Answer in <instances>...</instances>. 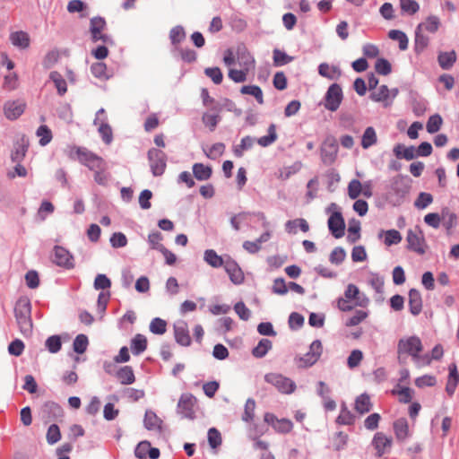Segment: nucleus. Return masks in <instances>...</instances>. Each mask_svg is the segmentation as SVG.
I'll use <instances>...</instances> for the list:
<instances>
[{"label": "nucleus", "mask_w": 459, "mask_h": 459, "mask_svg": "<svg viewBox=\"0 0 459 459\" xmlns=\"http://www.w3.org/2000/svg\"><path fill=\"white\" fill-rule=\"evenodd\" d=\"M410 183L408 176L398 174L393 177L385 187V200L394 207L401 206L410 193Z\"/></svg>", "instance_id": "nucleus-1"}, {"label": "nucleus", "mask_w": 459, "mask_h": 459, "mask_svg": "<svg viewBox=\"0 0 459 459\" xmlns=\"http://www.w3.org/2000/svg\"><path fill=\"white\" fill-rule=\"evenodd\" d=\"M14 316L20 331L24 336L32 333L31 303L27 298H21L16 302Z\"/></svg>", "instance_id": "nucleus-2"}, {"label": "nucleus", "mask_w": 459, "mask_h": 459, "mask_svg": "<svg viewBox=\"0 0 459 459\" xmlns=\"http://www.w3.org/2000/svg\"><path fill=\"white\" fill-rule=\"evenodd\" d=\"M326 212H332L327 221L330 233L335 238H341L345 233V221L342 212L338 210V206L334 203H332L327 207Z\"/></svg>", "instance_id": "nucleus-3"}, {"label": "nucleus", "mask_w": 459, "mask_h": 459, "mask_svg": "<svg viewBox=\"0 0 459 459\" xmlns=\"http://www.w3.org/2000/svg\"><path fill=\"white\" fill-rule=\"evenodd\" d=\"M423 351V345L420 337L416 335L408 338H402L397 343V352L399 357L402 354L411 356L412 359L419 358V353Z\"/></svg>", "instance_id": "nucleus-4"}, {"label": "nucleus", "mask_w": 459, "mask_h": 459, "mask_svg": "<svg viewBox=\"0 0 459 459\" xmlns=\"http://www.w3.org/2000/svg\"><path fill=\"white\" fill-rule=\"evenodd\" d=\"M152 174L154 177H160L164 174L167 167V155L157 148H151L147 152Z\"/></svg>", "instance_id": "nucleus-5"}, {"label": "nucleus", "mask_w": 459, "mask_h": 459, "mask_svg": "<svg viewBox=\"0 0 459 459\" xmlns=\"http://www.w3.org/2000/svg\"><path fill=\"white\" fill-rule=\"evenodd\" d=\"M264 381L273 385L280 393L290 394L296 389V384L290 378L277 373H268L264 376Z\"/></svg>", "instance_id": "nucleus-6"}, {"label": "nucleus", "mask_w": 459, "mask_h": 459, "mask_svg": "<svg viewBox=\"0 0 459 459\" xmlns=\"http://www.w3.org/2000/svg\"><path fill=\"white\" fill-rule=\"evenodd\" d=\"M339 145L333 135H327L321 145V160L325 165H332L337 158Z\"/></svg>", "instance_id": "nucleus-7"}, {"label": "nucleus", "mask_w": 459, "mask_h": 459, "mask_svg": "<svg viewBox=\"0 0 459 459\" xmlns=\"http://www.w3.org/2000/svg\"><path fill=\"white\" fill-rule=\"evenodd\" d=\"M415 230L418 233L411 229L408 230L406 236V247L408 250L413 251L418 255H424L426 253V240L424 234L419 226H416Z\"/></svg>", "instance_id": "nucleus-8"}, {"label": "nucleus", "mask_w": 459, "mask_h": 459, "mask_svg": "<svg viewBox=\"0 0 459 459\" xmlns=\"http://www.w3.org/2000/svg\"><path fill=\"white\" fill-rule=\"evenodd\" d=\"M343 99L342 89L340 84H331L325 95V108L329 111H336Z\"/></svg>", "instance_id": "nucleus-9"}, {"label": "nucleus", "mask_w": 459, "mask_h": 459, "mask_svg": "<svg viewBox=\"0 0 459 459\" xmlns=\"http://www.w3.org/2000/svg\"><path fill=\"white\" fill-rule=\"evenodd\" d=\"M323 352V345L320 340H315L309 346L308 351L302 357H297L296 359L301 364L302 368H309L315 365L320 359Z\"/></svg>", "instance_id": "nucleus-10"}, {"label": "nucleus", "mask_w": 459, "mask_h": 459, "mask_svg": "<svg viewBox=\"0 0 459 459\" xmlns=\"http://www.w3.org/2000/svg\"><path fill=\"white\" fill-rule=\"evenodd\" d=\"M40 416L46 424L50 423L61 419L64 416V410L57 403L48 401L41 406Z\"/></svg>", "instance_id": "nucleus-11"}, {"label": "nucleus", "mask_w": 459, "mask_h": 459, "mask_svg": "<svg viewBox=\"0 0 459 459\" xmlns=\"http://www.w3.org/2000/svg\"><path fill=\"white\" fill-rule=\"evenodd\" d=\"M53 262L59 267L70 270L74 268V255L64 247L55 246Z\"/></svg>", "instance_id": "nucleus-12"}, {"label": "nucleus", "mask_w": 459, "mask_h": 459, "mask_svg": "<svg viewBox=\"0 0 459 459\" xmlns=\"http://www.w3.org/2000/svg\"><path fill=\"white\" fill-rule=\"evenodd\" d=\"M195 403L196 398L192 394H182L178 403V412L183 418L194 420L195 417L194 411Z\"/></svg>", "instance_id": "nucleus-13"}, {"label": "nucleus", "mask_w": 459, "mask_h": 459, "mask_svg": "<svg viewBox=\"0 0 459 459\" xmlns=\"http://www.w3.org/2000/svg\"><path fill=\"white\" fill-rule=\"evenodd\" d=\"M80 163L87 167L90 170H105L106 169L105 160L87 148L80 160Z\"/></svg>", "instance_id": "nucleus-14"}, {"label": "nucleus", "mask_w": 459, "mask_h": 459, "mask_svg": "<svg viewBox=\"0 0 459 459\" xmlns=\"http://www.w3.org/2000/svg\"><path fill=\"white\" fill-rule=\"evenodd\" d=\"M224 269L232 283L239 285L244 281L245 277L240 266L230 255H227Z\"/></svg>", "instance_id": "nucleus-15"}, {"label": "nucleus", "mask_w": 459, "mask_h": 459, "mask_svg": "<svg viewBox=\"0 0 459 459\" xmlns=\"http://www.w3.org/2000/svg\"><path fill=\"white\" fill-rule=\"evenodd\" d=\"M26 108V103L21 100H9L4 105V113L7 119L16 120L20 117Z\"/></svg>", "instance_id": "nucleus-16"}, {"label": "nucleus", "mask_w": 459, "mask_h": 459, "mask_svg": "<svg viewBox=\"0 0 459 459\" xmlns=\"http://www.w3.org/2000/svg\"><path fill=\"white\" fill-rule=\"evenodd\" d=\"M174 337L177 343L188 347L191 344L188 325L186 321L180 320L174 324Z\"/></svg>", "instance_id": "nucleus-17"}, {"label": "nucleus", "mask_w": 459, "mask_h": 459, "mask_svg": "<svg viewBox=\"0 0 459 459\" xmlns=\"http://www.w3.org/2000/svg\"><path fill=\"white\" fill-rule=\"evenodd\" d=\"M392 438L387 437L383 432H377L372 439V446L376 449V455L381 457L384 454L387 453L392 446Z\"/></svg>", "instance_id": "nucleus-18"}, {"label": "nucleus", "mask_w": 459, "mask_h": 459, "mask_svg": "<svg viewBox=\"0 0 459 459\" xmlns=\"http://www.w3.org/2000/svg\"><path fill=\"white\" fill-rule=\"evenodd\" d=\"M29 148V141L23 135L14 144V150L11 153V160L14 163H21L24 159Z\"/></svg>", "instance_id": "nucleus-19"}, {"label": "nucleus", "mask_w": 459, "mask_h": 459, "mask_svg": "<svg viewBox=\"0 0 459 459\" xmlns=\"http://www.w3.org/2000/svg\"><path fill=\"white\" fill-rule=\"evenodd\" d=\"M409 310L411 315L419 316L422 310V298L420 292L417 289L409 290Z\"/></svg>", "instance_id": "nucleus-20"}, {"label": "nucleus", "mask_w": 459, "mask_h": 459, "mask_svg": "<svg viewBox=\"0 0 459 459\" xmlns=\"http://www.w3.org/2000/svg\"><path fill=\"white\" fill-rule=\"evenodd\" d=\"M9 39L15 48L21 50L27 49L30 44V35L23 30L12 32Z\"/></svg>", "instance_id": "nucleus-21"}, {"label": "nucleus", "mask_w": 459, "mask_h": 459, "mask_svg": "<svg viewBox=\"0 0 459 459\" xmlns=\"http://www.w3.org/2000/svg\"><path fill=\"white\" fill-rule=\"evenodd\" d=\"M393 152L395 157L399 160L404 159L406 160H411L418 158L416 148L413 145L406 147L402 143H398L394 147Z\"/></svg>", "instance_id": "nucleus-22"}, {"label": "nucleus", "mask_w": 459, "mask_h": 459, "mask_svg": "<svg viewBox=\"0 0 459 459\" xmlns=\"http://www.w3.org/2000/svg\"><path fill=\"white\" fill-rule=\"evenodd\" d=\"M193 176L198 181H206L212 175V168L204 163H195L192 167Z\"/></svg>", "instance_id": "nucleus-23"}, {"label": "nucleus", "mask_w": 459, "mask_h": 459, "mask_svg": "<svg viewBox=\"0 0 459 459\" xmlns=\"http://www.w3.org/2000/svg\"><path fill=\"white\" fill-rule=\"evenodd\" d=\"M423 23H420L415 30V39H414V52L419 55L422 53L425 48L428 47L429 39L428 36L422 34L421 28Z\"/></svg>", "instance_id": "nucleus-24"}, {"label": "nucleus", "mask_w": 459, "mask_h": 459, "mask_svg": "<svg viewBox=\"0 0 459 459\" xmlns=\"http://www.w3.org/2000/svg\"><path fill=\"white\" fill-rule=\"evenodd\" d=\"M119 382L124 385H131L135 381V376L131 366L121 367L115 374Z\"/></svg>", "instance_id": "nucleus-25"}, {"label": "nucleus", "mask_w": 459, "mask_h": 459, "mask_svg": "<svg viewBox=\"0 0 459 459\" xmlns=\"http://www.w3.org/2000/svg\"><path fill=\"white\" fill-rule=\"evenodd\" d=\"M437 62L439 66L444 70H449L456 62V53L455 50L448 52H439L437 56Z\"/></svg>", "instance_id": "nucleus-26"}, {"label": "nucleus", "mask_w": 459, "mask_h": 459, "mask_svg": "<svg viewBox=\"0 0 459 459\" xmlns=\"http://www.w3.org/2000/svg\"><path fill=\"white\" fill-rule=\"evenodd\" d=\"M130 348L134 356L142 354L147 348V338L141 333L135 334L131 340Z\"/></svg>", "instance_id": "nucleus-27"}, {"label": "nucleus", "mask_w": 459, "mask_h": 459, "mask_svg": "<svg viewBox=\"0 0 459 459\" xmlns=\"http://www.w3.org/2000/svg\"><path fill=\"white\" fill-rule=\"evenodd\" d=\"M162 420L157 416V414L151 411L147 410L144 414L143 425L144 428L148 430L153 429H161Z\"/></svg>", "instance_id": "nucleus-28"}, {"label": "nucleus", "mask_w": 459, "mask_h": 459, "mask_svg": "<svg viewBox=\"0 0 459 459\" xmlns=\"http://www.w3.org/2000/svg\"><path fill=\"white\" fill-rule=\"evenodd\" d=\"M372 403L370 402V397L367 393H363L360 395L357 396L355 400V410L359 414H365L371 411Z\"/></svg>", "instance_id": "nucleus-29"}, {"label": "nucleus", "mask_w": 459, "mask_h": 459, "mask_svg": "<svg viewBox=\"0 0 459 459\" xmlns=\"http://www.w3.org/2000/svg\"><path fill=\"white\" fill-rule=\"evenodd\" d=\"M204 260L213 268H220L225 265V261L221 255H219L213 249H206L204 254Z\"/></svg>", "instance_id": "nucleus-30"}, {"label": "nucleus", "mask_w": 459, "mask_h": 459, "mask_svg": "<svg viewBox=\"0 0 459 459\" xmlns=\"http://www.w3.org/2000/svg\"><path fill=\"white\" fill-rule=\"evenodd\" d=\"M394 431L398 440L403 441L409 434V425L405 418H399L394 422Z\"/></svg>", "instance_id": "nucleus-31"}, {"label": "nucleus", "mask_w": 459, "mask_h": 459, "mask_svg": "<svg viewBox=\"0 0 459 459\" xmlns=\"http://www.w3.org/2000/svg\"><path fill=\"white\" fill-rule=\"evenodd\" d=\"M66 9L70 13H79L80 18H85L89 15L88 4L82 0L69 1Z\"/></svg>", "instance_id": "nucleus-32"}, {"label": "nucleus", "mask_w": 459, "mask_h": 459, "mask_svg": "<svg viewBox=\"0 0 459 459\" xmlns=\"http://www.w3.org/2000/svg\"><path fill=\"white\" fill-rule=\"evenodd\" d=\"M273 343L269 339H261L257 345L252 349V355L256 359L264 358L272 349Z\"/></svg>", "instance_id": "nucleus-33"}, {"label": "nucleus", "mask_w": 459, "mask_h": 459, "mask_svg": "<svg viewBox=\"0 0 459 459\" xmlns=\"http://www.w3.org/2000/svg\"><path fill=\"white\" fill-rule=\"evenodd\" d=\"M385 235V244L388 247L399 244L402 239V234L397 230H381L378 234L379 238Z\"/></svg>", "instance_id": "nucleus-34"}, {"label": "nucleus", "mask_w": 459, "mask_h": 459, "mask_svg": "<svg viewBox=\"0 0 459 459\" xmlns=\"http://www.w3.org/2000/svg\"><path fill=\"white\" fill-rule=\"evenodd\" d=\"M360 221L356 219H351L349 221L347 240L350 243H356L360 238Z\"/></svg>", "instance_id": "nucleus-35"}, {"label": "nucleus", "mask_w": 459, "mask_h": 459, "mask_svg": "<svg viewBox=\"0 0 459 459\" xmlns=\"http://www.w3.org/2000/svg\"><path fill=\"white\" fill-rule=\"evenodd\" d=\"M356 420V416L347 408L343 403L341 407V411L336 419V423L340 425H352Z\"/></svg>", "instance_id": "nucleus-36"}, {"label": "nucleus", "mask_w": 459, "mask_h": 459, "mask_svg": "<svg viewBox=\"0 0 459 459\" xmlns=\"http://www.w3.org/2000/svg\"><path fill=\"white\" fill-rule=\"evenodd\" d=\"M277 140L276 126L271 124L267 129V134L259 137L256 142L262 147H268Z\"/></svg>", "instance_id": "nucleus-37"}, {"label": "nucleus", "mask_w": 459, "mask_h": 459, "mask_svg": "<svg viewBox=\"0 0 459 459\" xmlns=\"http://www.w3.org/2000/svg\"><path fill=\"white\" fill-rule=\"evenodd\" d=\"M273 65L276 67L285 65L294 60V56H289L285 51L274 48L273 51Z\"/></svg>", "instance_id": "nucleus-38"}, {"label": "nucleus", "mask_w": 459, "mask_h": 459, "mask_svg": "<svg viewBox=\"0 0 459 459\" xmlns=\"http://www.w3.org/2000/svg\"><path fill=\"white\" fill-rule=\"evenodd\" d=\"M318 74L323 77L333 80L341 75V70L337 66H332L330 68L328 64L322 63L318 66Z\"/></svg>", "instance_id": "nucleus-39"}, {"label": "nucleus", "mask_w": 459, "mask_h": 459, "mask_svg": "<svg viewBox=\"0 0 459 459\" xmlns=\"http://www.w3.org/2000/svg\"><path fill=\"white\" fill-rule=\"evenodd\" d=\"M388 38L392 40L398 41L400 50L404 51L408 48L409 39L403 31L400 30H391L388 32Z\"/></svg>", "instance_id": "nucleus-40"}, {"label": "nucleus", "mask_w": 459, "mask_h": 459, "mask_svg": "<svg viewBox=\"0 0 459 459\" xmlns=\"http://www.w3.org/2000/svg\"><path fill=\"white\" fill-rule=\"evenodd\" d=\"M377 141V133L374 127L368 126L365 129L361 137V146L363 149H368L376 144Z\"/></svg>", "instance_id": "nucleus-41"}, {"label": "nucleus", "mask_w": 459, "mask_h": 459, "mask_svg": "<svg viewBox=\"0 0 459 459\" xmlns=\"http://www.w3.org/2000/svg\"><path fill=\"white\" fill-rule=\"evenodd\" d=\"M89 339L86 334L80 333L73 342V350L76 354H83L88 348Z\"/></svg>", "instance_id": "nucleus-42"}, {"label": "nucleus", "mask_w": 459, "mask_h": 459, "mask_svg": "<svg viewBox=\"0 0 459 459\" xmlns=\"http://www.w3.org/2000/svg\"><path fill=\"white\" fill-rule=\"evenodd\" d=\"M50 80L55 83L57 93L63 96L67 91V83L63 76L56 71H53L49 74Z\"/></svg>", "instance_id": "nucleus-43"}, {"label": "nucleus", "mask_w": 459, "mask_h": 459, "mask_svg": "<svg viewBox=\"0 0 459 459\" xmlns=\"http://www.w3.org/2000/svg\"><path fill=\"white\" fill-rule=\"evenodd\" d=\"M242 94L251 95L255 97L259 104L264 103V96L262 89L257 85H243L240 89Z\"/></svg>", "instance_id": "nucleus-44"}, {"label": "nucleus", "mask_w": 459, "mask_h": 459, "mask_svg": "<svg viewBox=\"0 0 459 459\" xmlns=\"http://www.w3.org/2000/svg\"><path fill=\"white\" fill-rule=\"evenodd\" d=\"M255 139L249 135H247L241 139L240 144L234 146L233 153L235 157L241 158L243 156V152L246 150H249L252 148L254 144Z\"/></svg>", "instance_id": "nucleus-45"}, {"label": "nucleus", "mask_w": 459, "mask_h": 459, "mask_svg": "<svg viewBox=\"0 0 459 459\" xmlns=\"http://www.w3.org/2000/svg\"><path fill=\"white\" fill-rule=\"evenodd\" d=\"M36 134L39 137V143L40 146L48 145L53 137L50 128L46 125L39 126L36 131Z\"/></svg>", "instance_id": "nucleus-46"}, {"label": "nucleus", "mask_w": 459, "mask_h": 459, "mask_svg": "<svg viewBox=\"0 0 459 459\" xmlns=\"http://www.w3.org/2000/svg\"><path fill=\"white\" fill-rule=\"evenodd\" d=\"M86 148L68 144L64 149V153L72 160H78L80 162Z\"/></svg>", "instance_id": "nucleus-47"}, {"label": "nucleus", "mask_w": 459, "mask_h": 459, "mask_svg": "<svg viewBox=\"0 0 459 459\" xmlns=\"http://www.w3.org/2000/svg\"><path fill=\"white\" fill-rule=\"evenodd\" d=\"M221 117L219 114H211L205 112L202 116L203 124L209 128L211 132H213L218 124L221 122Z\"/></svg>", "instance_id": "nucleus-48"}, {"label": "nucleus", "mask_w": 459, "mask_h": 459, "mask_svg": "<svg viewBox=\"0 0 459 459\" xmlns=\"http://www.w3.org/2000/svg\"><path fill=\"white\" fill-rule=\"evenodd\" d=\"M186 39V31L183 26H174L169 31V39L172 45L177 46Z\"/></svg>", "instance_id": "nucleus-49"}, {"label": "nucleus", "mask_w": 459, "mask_h": 459, "mask_svg": "<svg viewBox=\"0 0 459 459\" xmlns=\"http://www.w3.org/2000/svg\"><path fill=\"white\" fill-rule=\"evenodd\" d=\"M371 276L372 277L369 279L368 284L376 290L377 294L380 295L379 299L377 300L381 301L383 299L381 295L384 292V277L376 273H371Z\"/></svg>", "instance_id": "nucleus-50"}, {"label": "nucleus", "mask_w": 459, "mask_h": 459, "mask_svg": "<svg viewBox=\"0 0 459 459\" xmlns=\"http://www.w3.org/2000/svg\"><path fill=\"white\" fill-rule=\"evenodd\" d=\"M443 124L442 117L439 114L430 116L427 121L426 129L429 134H435L439 131Z\"/></svg>", "instance_id": "nucleus-51"}, {"label": "nucleus", "mask_w": 459, "mask_h": 459, "mask_svg": "<svg viewBox=\"0 0 459 459\" xmlns=\"http://www.w3.org/2000/svg\"><path fill=\"white\" fill-rule=\"evenodd\" d=\"M349 436L343 431H338L334 434L333 438V449L335 451L344 450L347 446Z\"/></svg>", "instance_id": "nucleus-52"}, {"label": "nucleus", "mask_w": 459, "mask_h": 459, "mask_svg": "<svg viewBox=\"0 0 459 459\" xmlns=\"http://www.w3.org/2000/svg\"><path fill=\"white\" fill-rule=\"evenodd\" d=\"M150 331L154 334L161 335L167 331V322L160 317H154L150 323Z\"/></svg>", "instance_id": "nucleus-53"}, {"label": "nucleus", "mask_w": 459, "mask_h": 459, "mask_svg": "<svg viewBox=\"0 0 459 459\" xmlns=\"http://www.w3.org/2000/svg\"><path fill=\"white\" fill-rule=\"evenodd\" d=\"M433 203V195L427 192H420L414 202V206L419 210L426 209Z\"/></svg>", "instance_id": "nucleus-54"}, {"label": "nucleus", "mask_w": 459, "mask_h": 459, "mask_svg": "<svg viewBox=\"0 0 459 459\" xmlns=\"http://www.w3.org/2000/svg\"><path fill=\"white\" fill-rule=\"evenodd\" d=\"M47 442L49 445H55L61 439V432L57 424L52 423L47 431Z\"/></svg>", "instance_id": "nucleus-55"}, {"label": "nucleus", "mask_w": 459, "mask_h": 459, "mask_svg": "<svg viewBox=\"0 0 459 459\" xmlns=\"http://www.w3.org/2000/svg\"><path fill=\"white\" fill-rule=\"evenodd\" d=\"M208 443L211 448L216 449L221 445V435L216 428H210L207 433Z\"/></svg>", "instance_id": "nucleus-56"}, {"label": "nucleus", "mask_w": 459, "mask_h": 459, "mask_svg": "<svg viewBox=\"0 0 459 459\" xmlns=\"http://www.w3.org/2000/svg\"><path fill=\"white\" fill-rule=\"evenodd\" d=\"M390 94V90L385 84L381 85L377 91L369 94V99L375 102L386 101Z\"/></svg>", "instance_id": "nucleus-57"}, {"label": "nucleus", "mask_w": 459, "mask_h": 459, "mask_svg": "<svg viewBox=\"0 0 459 459\" xmlns=\"http://www.w3.org/2000/svg\"><path fill=\"white\" fill-rule=\"evenodd\" d=\"M45 346L50 353H56L62 348V342L59 335L49 336L45 342Z\"/></svg>", "instance_id": "nucleus-58"}, {"label": "nucleus", "mask_w": 459, "mask_h": 459, "mask_svg": "<svg viewBox=\"0 0 459 459\" xmlns=\"http://www.w3.org/2000/svg\"><path fill=\"white\" fill-rule=\"evenodd\" d=\"M375 70L380 75H388L392 72L391 63L384 58H378L375 64Z\"/></svg>", "instance_id": "nucleus-59"}, {"label": "nucleus", "mask_w": 459, "mask_h": 459, "mask_svg": "<svg viewBox=\"0 0 459 459\" xmlns=\"http://www.w3.org/2000/svg\"><path fill=\"white\" fill-rule=\"evenodd\" d=\"M345 258L346 252L342 247H334L329 255L330 263L336 265L341 264L345 260Z\"/></svg>", "instance_id": "nucleus-60"}, {"label": "nucleus", "mask_w": 459, "mask_h": 459, "mask_svg": "<svg viewBox=\"0 0 459 459\" xmlns=\"http://www.w3.org/2000/svg\"><path fill=\"white\" fill-rule=\"evenodd\" d=\"M304 322H305L304 316L298 312H292L289 316L288 324H289L290 329H291V330L296 331V330L301 328L304 325Z\"/></svg>", "instance_id": "nucleus-61"}, {"label": "nucleus", "mask_w": 459, "mask_h": 459, "mask_svg": "<svg viewBox=\"0 0 459 459\" xmlns=\"http://www.w3.org/2000/svg\"><path fill=\"white\" fill-rule=\"evenodd\" d=\"M98 131L101 136L102 141L106 144H110L113 141V133L111 126L108 123L102 122L100 125Z\"/></svg>", "instance_id": "nucleus-62"}, {"label": "nucleus", "mask_w": 459, "mask_h": 459, "mask_svg": "<svg viewBox=\"0 0 459 459\" xmlns=\"http://www.w3.org/2000/svg\"><path fill=\"white\" fill-rule=\"evenodd\" d=\"M91 72L92 75L98 79H108L107 75V65L103 62H97L91 65Z\"/></svg>", "instance_id": "nucleus-63"}, {"label": "nucleus", "mask_w": 459, "mask_h": 459, "mask_svg": "<svg viewBox=\"0 0 459 459\" xmlns=\"http://www.w3.org/2000/svg\"><path fill=\"white\" fill-rule=\"evenodd\" d=\"M93 287L95 290H108L111 287V281L106 274L99 273L95 277Z\"/></svg>", "instance_id": "nucleus-64"}]
</instances>
